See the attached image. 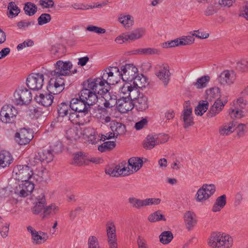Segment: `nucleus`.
Listing matches in <instances>:
<instances>
[{
    "label": "nucleus",
    "mask_w": 248,
    "mask_h": 248,
    "mask_svg": "<svg viewBox=\"0 0 248 248\" xmlns=\"http://www.w3.org/2000/svg\"><path fill=\"white\" fill-rule=\"evenodd\" d=\"M121 78L123 80L132 82L137 76L138 72V68L132 64H126L121 67Z\"/></svg>",
    "instance_id": "16"
},
{
    "label": "nucleus",
    "mask_w": 248,
    "mask_h": 248,
    "mask_svg": "<svg viewBox=\"0 0 248 248\" xmlns=\"http://www.w3.org/2000/svg\"><path fill=\"white\" fill-rule=\"evenodd\" d=\"M72 164L77 166L85 164V157L81 154H76L73 158Z\"/></svg>",
    "instance_id": "54"
},
{
    "label": "nucleus",
    "mask_w": 248,
    "mask_h": 248,
    "mask_svg": "<svg viewBox=\"0 0 248 248\" xmlns=\"http://www.w3.org/2000/svg\"><path fill=\"white\" fill-rule=\"evenodd\" d=\"M49 150H51L53 155L61 153L62 151V143L59 141L57 142L55 145L50 147Z\"/></svg>",
    "instance_id": "62"
},
{
    "label": "nucleus",
    "mask_w": 248,
    "mask_h": 248,
    "mask_svg": "<svg viewBox=\"0 0 248 248\" xmlns=\"http://www.w3.org/2000/svg\"><path fill=\"white\" fill-rule=\"evenodd\" d=\"M71 109L72 111H81L84 109L91 108V107L87 105L85 102L79 97L74 98L70 101Z\"/></svg>",
    "instance_id": "24"
},
{
    "label": "nucleus",
    "mask_w": 248,
    "mask_h": 248,
    "mask_svg": "<svg viewBox=\"0 0 248 248\" xmlns=\"http://www.w3.org/2000/svg\"><path fill=\"white\" fill-rule=\"evenodd\" d=\"M178 38L173 40L168 41L162 44V46L163 48H170L179 46Z\"/></svg>",
    "instance_id": "61"
},
{
    "label": "nucleus",
    "mask_w": 248,
    "mask_h": 248,
    "mask_svg": "<svg viewBox=\"0 0 248 248\" xmlns=\"http://www.w3.org/2000/svg\"><path fill=\"white\" fill-rule=\"evenodd\" d=\"M216 191V187L213 184H204L199 188L195 195L197 202H202L208 199Z\"/></svg>",
    "instance_id": "14"
},
{
    "label": "nucleus",
    "mask_w": 248,
    "mask_h": 248,
    "mask_svg": "<svg viewBox=\"0 0 248 248\" xmlns=\"http://www.w3.org/2000/svg\"><path fill=\"white\" fill-rule=\"evenodd\" d=\"M184 220L186 228L188 231L191 230L197 222L195 214L190 211H187L184 214Z\"/></svg>",
    "instance_id": "25"
},
{
    "label": "nucleus",
    "mask_w": 248,
    "mask_h": 248,
    "mask_svg": "<svg viewBox=\"0 0 248 248\" xmlns=\"http://www.w3.org/2000/svg\"><path fill=\"white\" fill-rule=\"evenodd\" d=\"M145 33L144 28H138L131 32L123 33L116 38L115 41L120 44L126 42H131L141 38L144 35Z\"/></svg>",
    "instance_id": "8"
},
{
    "label": "nucleus",
    "mask_w": 248,
    "mask_h": 248,
    "mask_svg": "<svg viewBox=\"0 0 248 248\" xmlns=\"http://www.w3.org/2000/svg\"><path fill=\"white\" fill-rule=\"evenodd\" d=\"M234 124L233 122H230L228 124H225L223 127L219 129V133L221 135H228L234 131L233 127Z\"/></svg>",
    "instance_id": "43"
},
{
    "label": "nucleus",
    "mask_w": 248,
    "mask_h": 248,
    "mask_svg": "<svg viewBox=\"0 0 248 248\" xmlns=\"http://www.w3.org/2000/svg\"><path fill=\"white\" fill-rule=\"evenodd\" d=\"M134 86L138 87L139 89H143L148 85L146 77H144L143 75H137L134 79L133 80Z\"/></svg>",
    "instance_id": "33"
},
{
    "label": "nucleus",
    "mask_w": 248,
    "mask_h": 248,
    "mask_svg": "<svg viewBox=\"0 0 248 248\" xmlns=\"http://www.w3.org/2000/svg\"><path fill=\"white\" fill-rule=\"evenodd\" d=\"M128 202L133 208L140 209L144 206V200H140L135 197H130L128 199Z\"/></svg>",
    "instance_id": "45"
},
{
    "label": "nucleus",
    "mask_w": 248,
    "mask_h": 248,
    "mask_svg": "<svg viewBox=\"0 0 248 248\" xmlns=\"http://www.w3.org/2000/svg\"><path fill=\"white\" fill-rule=\"evenodd\" d=\"M118 20L126 29H128L134 24V18L129 15L121 14L119 15Z\"/></svg>",
    "instance_id": "31"
},
{
    "label": "nucleus",
    "mask_w": 248,
    "mask_h": 248,
    "mask_svg": "<svg viewBox=\"0 0 248 248\" xmlns=\"http://www.w3.org/2000/svg\"><path fill=\"white\" fill-rule=\"evenodd\" d=\"M138 52L140 53L149 55L160 54V50L158 49L154 48L140 49L138 50Z\"/></svg>",
    "instance_id": "57"
},
{
    "label": "nucleus",
    "mask_w": 248,
    "mask_h": 248,
    "mask_svg": "<svg viewBox=\"0 0 248 248\" xmlns=\"http://www.w3.org/2000/svg\"><path fill=\"white\" fill-rule=\"evenodd\" d=\"M235 80V76L233 71L225 70L223 71L217 78L218 82L221 85H230Z\"/></svg>",
    "instance_id": "21"
},
{
    "label": "nucleus",
    "mask_w": 248,
    "mask_h": 248,
    "mask_svg": "<svg viewBox=\"0 0 248 248\" xmlns=\"http://www.w3.org/2000/svg\"><path fill=\"white\" fill-rule=\"evenodd\" d=\"M206 94L207 99L209 101H212L213 99L217 98L207 113L208 117H213L218 114L222 110L227 101L223 102L220 99V89L218 87H214L207 90Z\"/></svg>",
    "instance_id": "1"
},
{
    "label": "nucleus",
    "mask_w": 248,
    "mask_h": 248,
    "mask_svg": "<svg viewBox=\"0 0 248 248\" xmlns=\"http://www.w3.org/2000/svg\"><path fill=\"white\" fill-rule=\"evenodd\" d=\"M213 248H229L232 244V238L229 235L221 232H213L208 242Z\"/></svg>",
    "instance_id": "2"
},
{
    "label": "nucleus",
    "mask_w": 248,
    "mask_h": 248,
    "mask_svg": "<svg viewBox=\"0 0 248 248\" xmlns=\"http://www.w3.org/2000/svg\"><path fill=\"white\" fill-rule=\"evenodd\" d=\"M32 93L26 87H18L14 92L13 101L16 106L28 105L32 100Z\"/></svg>",
    "instance_id": "3"
},
{
    "label": "nucleus",
    "mask_w": 248,
    "mask_h": 248,
    "mask_svg": "<svg viewBox=\"0 0 248 248\" xmlns=\"http://www.w3.org/2000/svg\"><path fill=\"white\" fill-rule=\"evenodd\" d=\"M192 109L191 107L186 106L184 108L183 111V114L181 116V118L183 119L184 124V127L185 128L188 127L189 126L193 125V119L191 116Z\"/></svg>",
    "instance_id": "26"
},
{
    "label": "nucleus",
    "mask_w": 248,
    "mask_h": 248,
    "mask_svg": "<svg viewBox=\"0 0 248 248\" xmlns=\"http://www.w3.org/2000/svg\"><path fill=\"white\" fill-rule=\"evenodd\" d=\"M46 204V201L44 194L41 193L36 197V202L33 203V206L31 208L32 213L35 215H39L42 217Z\"/></svg>",
    "instance_id": "20"
},
{
    "label": "nucleus",
    "mask_w": 248,
    "mask_h": 248,
    "mask_svg": "<svg viewBox=\"0 0 248 248\" xmlns=\"http://www.w3.org/2000/svg\"><path fill=\"white\" fill-rule=\"evenodd\" d=\"M33 135L32 130L22 128L15 134V139L18 144L23 145L30 143L33 139Z\"/></svg>",
    "instance_id": "17"
},
{
    "label": "nucleus",
    "mask_w": 248,
    "mask_h": 248,
    "mask_svg": "<svg viewBox=\"0 0 248 248\" xmlns=\"http://www.w3.org/2000/svg\"><path fill=\"white\" fill-rule=\"evenodd\" d=\"M179 46H186L192 44L195 41V38L191 36H183L178 38Z\"/></svg>",
    "instance_id": "51"
},
{
    "label": "nucleus",
    "mask_w": 248,
    "mask_h": 248,
    "mask_svg": "<svg viewBox=\"0 0 248 248\" xmlns=\"http://www.w3.org/2000/svg\"><path fill=\"white\" fill-rule=\"evenodd\" d=\"M39 155L38 156L41 157L43 162L48 163L53 159L54 155L49 149L43 150L38 152Z\"/></svg>",
    "instance_id": "37"
},
{
    "label": "nucleus",
    "mask_w": 248,
    "mask_h": 248,
    "mask_svg": "<svg viewBox=\"0 0 248 248\" xmlns=\"http://www.w3.org/2000/svg\"><path fill=\"white\" fill-rule=\"evenodd\" d=\"M59 211L58 206L54 204L46 206L42 216V219L48 218L50 216L55 215Z\"/></svg>",
    "instance_id": "36"
},
{
    "label": "nucleus",
    "mask_w": 248,
    "mask_h": 248,
    "mask_svg": "<svg viewBox=\"0 0 248 248\" xmlns=\"http://www.w3.org/2000/svg\"><path fill=\"white\" fill-rule=\"evenodd\" d=\"M107 79L104 78L103 76L101 78L94 79L89 78L85 81V86L86 88H90L94 92L99 95H104L108 92V90L106 88L105 84H107Z\"/></svg>",
    "instance_id": "4"
},
{
    "label": "nucleus",
    "mask_w": 248,
    "mask_h": 248,
    "mask_svg": "<svg viewBox=\"0 0 248 248\" xmlns=\"http://www.w3.org/2000/svg\"><path fill=\"white\" fill-rule=\"evenodd\" d=\"M210 80V77L208 75L202 76L199 78L197 81L194 83V85L197 89H202L206 87Z\"/></svg>",
    "instance_id": "40"
},
{
    "label": "nucleus",
    "mask_w": 248,
    "mask_h": 248,
    "mask_svg": "<svg viewBox=\"0 0 248 248\" xmlns=\"http://www.w3.org/2000/svg\"><path fill=\"white\" fill-rule=\"evenodd\" d=\"M121 70L120 71L117 67H110L103 71V76L104 78L108 79V77L115 76V78H121Z\"/></svg>",
    "instance_id": "30"
},
{
    "label": "nucleus",
    "mask_w": 248,
    "mask_h": 248,
    "mask_svg": "<svg viewBox=\"0 0 248 248\" xmlns=\"http://www.w3.org/2000/svg\"><path fill=\"white\" fill-rule=\"evenodd\" d=\"M27 230L31 233V241L34 245H41L48 238V235L46 232L42 231L37 232L31 226L27 227Z\"/></svg>",
    "instance_id": "18"
},
{
    "label": "nucleus",
    "mask_w": 248,
    "mask_h": 248,
    "mask_svg": "<svg viewBox=\"0 0 248 248\" xmlns=\"http://www.w3.org/2000/svg\"><path fill=\"white\" fill-rule=\"evenodd\" d=\"M64 89V80L61 77L51 78L47 90L52 94H57Z\"/></svg>",
    "instance_id": "15"
},
{
    "label": "nucleus",
    "mask_w": 248,
    "mask_h": 248,
    "mask_svg": "<svg viewBox=\"0 0 248 248\" xmlns=\"http://www.w3.org/2000/svg\"><path fill=\"white\" fill-rule=\"evenodd\" d=\"M79 97L90 107L98 101V97L95 92L91 89L85 87V81L83 84V89L79 94Z\"/></svg>",
    "instance_id": "12"
},
{
    "label": "nucleus",
    "mask_w": 248,
    "mask_h": 248,
    "mask_svg": "<svg viewBox=\"0 0 248 248\" xmlns=\"http://www.w3.org/2000/svg\"><path fill=\"white\" fill-rule=\"evenodd\" d=\"M34 21H29L25 20H21L17 23V26L19 29H25L31 25H33Z\"/></svg>",
    "instance_id": "63"
},
{
    "label": "nucleus",
    "mask_w": 248,
    "mask_h": 248,
    "mask_svg": "<svg viewBox=\"0 0 248 248\" xmlns=\"http://www.w3.org/2000/svg\"><path fill=\"white\" fill-rule=\"evenodd\" d=\"M98 241L96 237L94 236H90L88 239L89 248H97Z\"/></svg>",
    "instance_id": "64"
},
{
    "label": "nucleus",
    "mask_w": 248,
    "mask_h": 248,
    "mask_svg": "<svg viewBox=\"0 0 248 248\" xmlns=\"http://www.w3.org/2000/svg\"><path fill=\"white\" fill-rule=\"evenodd\" d=\"M118 110L122 113H124L128 111L131 110L134 106L133 102L127 97L122 96L118 99Z\"/></svg>",
    "instance_id": "22"
},
{
    "label": "nucleus",
    "mask_w": 248,
    "mask_h": 248,
    "mask_svg": "<svg viewBox=\"0 0 248 248\" xmlns=\"http://www.w3.org/2000/svg\"><path fill=\"white\" fill-rule=\"evenodd\" d=\"M34 99L37 103L44 107H47L52 105L54 97L51 93H46L36 95Z\"/></svg>",
    "instance_id": "23"
},
{
    "label": "nucleus",
    "mask_w": 248,
    "mask_h": 248,
    "mask_svg": "<svg viewBox=\"0 0 248 248\" xmlns=\"http://www.w3.org/2000/svg\"><path fill=\"white\" fill-rule=\"evenodd\" d=\"M65 52L64 46L61 44H57L52 46L51 49V54L57 58L61 57Z\"/></svg>",
    "instance_id": "39"
},
{
    "label": "nucleus",
    "mask_w": 248,
    "mask_h": 248,
    "mask_svg": "<svg viewBox=\"0 0 248 248\" xmlns=\"http://www.w3.org/2000/svg\"><path fill=\"white\" fill-rule=\"evenodd\" d=\"M126 166V162L124 161L116 165L114 168H109L106 170L105 171L106 174L112 177H118L120 175L126 176L133 173V170Z\"/></svg>",
    "instance_id": "10"
},
{
    "label": "nucleus",
    "mask_w": 248,
    "mask_h": 248,
    "mask_svg": "<svg viewBox=\"0 0 248 248\" xmlns=\"http://www.w3.org/2000/svg\"><path fill=\"white\" fill-rule=\"evenodd\" d=\"M23 10L27 15L32 16L36 13L37 7L35 4L28 2L25 3Z\"/></svg>",
    "instance_id": "41"
},
{
    "label": "nucleus",
    "mask_w": 248,
    "mask_h": 248,
    "mask_svg": "<svg viewBox=\"0 0 248 248\" xmlns=\"http://www.w3.org/2000/svg\"><path fill=\"white\" fill-rule=\"evenodd\" d=\"M229 115L232 119L241 118L244 117V111L238 108L232 109L229 112Z\"/></svg>",
    "instance_id": "55"
},
{
    "label": "nucleus",
    "mask_w": 248,
    "mask_h": 248,
    "mask_svg": "<svg viewBox=\"0 0 248 248\" xmlns=\"http://www.w3.org/2000/svg\"><path fill=\"white\" fill-rule=\"evenodd\" d=\"M226 202L225 195L224 194L217 197L213 206L212 211L214 212L220 211L225 206Z\"/></svg>",
    "instance_id": "32"
},
{
    "label": "nucleus",
    "mask_w": 248,
    "mask_h": 248,
    "mask_svg": "<svg viewBox=\"0 0 248 248\" xmlns=\"http://www.w3.org/2000/svg\"><path fill=\"white\" fill-rule=\"evenodd\" d=\"M111 128L112 131L114 130V128L115 129L113 133L116 135V138L118 135L124 134L125 131V125L120 123L114 124V125L111 126Z\"/></svg>",
    "instance_id": "50"
},
{
    "label": "nucleus",
    "mask_w": 248,
    "mask_h": 248,
    "mask_svg": "<svg viewBox=\"0 0 248 248\" xmlns=\"http://www.w3.org/2000/svg\"><path fill=\"white\" fill-rule=\"evenodd\" d=\"M8 10L9 11L8 16L10 17V16H11L12 17L13 16H17L20 11V9L16 5L15 3L13 1H11L9 3Z\"/></svg>",
    "instance_id": "49"
},
{
    "label": "nucleus",
    "mask_w": 248,
    "mask_h": 248,
    "mask_svg": "<svg viewBox=\"0 0 248 248\" xmlns=\"http://www.w3.org/2000/svg\"><path fill=\"white\" fill-rule=\"evenodd\" d=\"M236 69L242 72H248V60L243 59L239 61L236 63Z\"/></svg>",
    "instance_id": "48"
},
{
    "label": "nucleus",
    "mask_w": 248,
    "mask_h": 248,
    "mask_svg": "<svg viewBox=\"0 0 248 248\" xmlns=\"http://www.w3.org/2000/svg\"><path fill=\"white\" fill-rule=\"evenodd\" d=\"M57 109L58 116L63 117L69 113L71 110V105L68 103L62 102L58 105Z\"/></svg>",
    "instance_id": "35"
},
{
    "label": "nucleus",
    "mask_w": 248,
    "mask_h": 248,
    "mask_svg": "<svg viewBox=\"0 0 248 248\" xmlns=\"http://www.w3.org/2000/svg\"><path fill=\"white\" fill-rule=\"evenodd\" d=\"M173 238V234L170 231H164L159 235V240L163 244L170 243Z\"/></svg>",
    "instance_id": "42"
},
{
    "label": "nucleus",
    "mask_w": 248,
    "mask_h": 248,
    "mask_svg": "<svg viewBox=\"0 0 248 248\" xmlns=\"http://www.w3.org/2000/svg\"><path fill=\"white\" fill-rule=\"evenodd\" d=\"M17 113L15 107L10 105H4L0 112L1 121L5 124H14L16 122Z\"/></svg>",
    "instance_id": "6"
},
{
    "label": "nucleus",
    "mask_w": 248,
    "mask_h": 248,
    "mask_svg": "<svg viewBox=\"0 0 248 248\" xmlns=\"http://www.w3.org/2000/svg\"><path fill=\"white\" fill-rule=\"evenodd\" d=\"M134 105L139 111L145 110L149 107L148 98L145 95L141 94V95L135 101Z\"/></svg>",
    "instance_id": "28"
},
{
    "label": "nucleus",
    "mask_w": 248,
    "mask_h": 248,
    "mask_svg": "<svg viewBox=\"0 0 248 248\" xmlns=\"http://www.w3.org/2000/svg\"><path fill=\"white\" fill-rule=\"evenodd\" d=\"M144 202L145 206L157 205L160 203L161 199L159 198H148L144 200Z\"/></svg>",
    "instance_id": "60"
},
{
    "label": "nucleus",
    "mask_w": 248,
    "mask_h": 248,
    "mask_svg": "<svg viewBox=\"0 0 248 248\" xmlns=\"http://www.w3.org/2000/svg\"><path fill=\"white\" fill-rule=\"evenodd\" d=\"M44 75L40 73H31L27 78L26 84L28 88L33 91L42 89L44 84Z\"/></svg>",
    "instance_id": "11"
},
{
    "label": "nucleus",
    "mask_w": 248,
    "mask_h": 248,
    "mask_svg": "<svg viewBox=\"0 0 248 248\" xmlns=\"http://www.w3.org/2000/svg\"><path fill=\"white\" fill-rule=\"evenodd\" d=\"M108 239V243L110 248H117V236L116 232L112 233H107Z\"/></svg>",
    "instance_id": "52"
},
{
    "label": "nucleus",
    "mask_w": 248,
    "mask_h": 248,
    "mask_svg": "<svg viewBox=\"0 0 248 248\" xmlns=\"http://www.w3.org/2000/svg\"><path fill=\"white\" fill-rule=\"evenodd\" d=\"M169 137L167 135H148L144 141L143 146L144 148L150 150L155 145L165 143L168 141Z\"/></svg>",
    "instance_id": "13"
},
{
    "label": "nucleus",
    "mask_w": 248,
    "mask_h": 248,
    "mask_svg": "<svg viewBox=\"0 0 248 248\" xmlns=\"http://www.w3.org/2000/svg\"><path fill=\"white\" fill-rule=\"evenodd\" d=\"M33 175V170L28 165H17L13 170V175L19 181L29 180Z\"/></svg>",
    "instance_id": "7"
},
{
    "label": "nucleus",
    "mask_w": 248,
    "mask_h": 248,
    "mask_svg": "<svg viewBox=\"0 0 248 248\" xmlns=\"http://www.w3.org/2000/svg\"><path fill=\"white\" fill-rule=\"evenodd\" d=\"M132 85L128 82H125L123 86L119 89V92L124 95L123 96H127L130 92L131 89Z\"/></svg>",
    "instance_id": "59"
},
{
    "label": "nucleus",
    "mask_w": 248,
    "mask_h": 248,
    "mask_svg": "<svg viewBox=\"0 0 248 248\" xmlns=\"http://www.w3.org/2000/svg\"><path fill=\"white\" fill-rule=\"evenodd\" d=\"M51 20V16L48 14H42L38 18V23L39 25L48 23Z\"/></svg>",
    "instance_id": "56"
},
{
    "label": "nucleus",
    "mask_w": 248,
    "mask_h": 248,
    "mask_svg": "<svg viewBox=\"0 0 248 248\" xmlns=\"http://www.w3.org/2000/svg\"><path fill=\"white\" fill-rule=\"evenodd\" d=\"M34 188V185L32 182L24 180L16 183L13 192L17 197L24 198L30 195Z\"/></svg>",
    "instance_id": "5"
},
{
    "label": "nucleus",
    "mask_w": 248,
    "mask_h": 248,
    "mask_svg": "<svg viewBox=\"0 0 248 248\" xmlns=\"http://www.w3.org/2000/svg\"><path fill=\"white\" fill-rule=\"evenodd\" d=\"M73 65L70 61L63 62L59 60L54 65L55 69L50 71L52 76H56L59 77L66 76L71 74V69Z\"/></svg>",
    "instance_id": "9"
},
{
    "label": "nucleus",
    "mask_w": 248,
    "mask_h": 248,
    "mask_svg": "<svg viewBox=\"0 0 248 248\" xmlns=\"http://www.w3.org/2000/svg\"><path fill=\"white\" fill-rule=\"evenodd\" d=\"M116 143L113 141H108L104 142L98 147V150L101 152H104L107 151H109L115 148Z\"/></svg>",
    "instance_id": "46"
},
{
    "label": "nucleus",
    "mask_w": 248,
    "mask_h": 248,
    "mask_svg": "<svg viewBox=\"0 0 248 248\" xmlns=\"http://www.w3.org/2000/svg\"><path fill=\"white\" fill-rule=\"evenodd\" d=\"M170 68L167 64L159 66L155 71V75L162 81L164 87L168 86L170 81Z\"/></svg>",
    "instance_id": "19"
},
{
    "label": "nucleus",
    "mask_w": 248,
    "mask_h": 248,
    "mask_svg": "<svg viewBox=\"0 0 248 248\" xmlns=\"http://www.w3.org/2000/svg\"><path fill=\"white\" fill-rule=\"evenodd\" d=\"M141 95V94L140 93L139 89L135 86H132L130 92L126 97L133 102V101H135Z\"/></svg>",
    "instance_id": "44"
},
{
    "label": "nucleus",
    "mask_w": 248,
    "mask_h": 248,
    "mask_svg": "<svg viewBox=\"0 0 248 248\" xmlns=\"http://www.w3.org/2000/svg\"><path fill=\"white\" fill-rule=\"evenodd\" d=\"M217 11L216 6L213 4H210L204 10V14L206 16H211L216 14Z\"/></svg>",
    "instance_id": "58"
},
{
    "label": "nucleus",
    "mask_w": 248,
    "mask_h": 248,
    "mask_svg": "<svg viewBox=\"0 0 248 248\" xmlns=\"http://www.w3.org/2000/svg\"><path fill=\"white\" fill-rule=\"evenodd\" d=\"M66 135L67 139L72 141L76 140L79 138L77 130L75 128H70L67 130Z\"/></svg>",
    "instance_id": "53"
},
{
    "label": "nucleus",
    "mask_w": 248,
    "mask_h": 248,
    "mask_svg": "<svg viewBox=\"0 0 248 248\" xmlns=\"http://www.w3.org/2000/svg\"><path fill=\"white\" fill-rule=\"evenodd\" d=\"M143 165V161L140 157H134L130 158L128 161V165L126 164V167L128 166L132 167V169L134 170L135 172L138 171Z\"/></svg>",
    "instance_id": "34"
},
{
    "label": "nucleus",
    "mask_w": 248,
    "mask_h": 248,
    "mask_svg": "<svg viewBox=\"0 0 248 248\" xmlns=\"http://www.w3.org/2000/svg\"><path fill=\"white\" fill-rule=\"evenodd\" d=\"M209 103L206 101H201L199 105L195 109V113L196 115L202 116L208 108Z\"/></svg>",
    "instance_id": "38"
},
{
    "label": "nucleus",
    "mask_w": 248,
    "mask_h": 248,
    "mask_svg": "<svg viewBox=\"0 0 248 248\" xmlns=\"http://www.w3.org/2000/svg\"><path fill=\"white\" fill-rule=\"evenodd\" d=\"M14 158L11 154L6 151L0 152V166L2 168L9 167L13 162Z\"/></svg>",
    "instance_id": "27"
},
{
    "label": "nucleus",
    "mask_w": 248,
    "mask_h": 248,
    "mask_svg": "<svg viewBox=\"0 0 248 248\" xmlns=\"http://www.w3.org/2000/svg\"><path fill=\"white\" fill-rule=\"evenodd\" d=\"M148 220L151 222L159 220H166L164 216L161 214L160 210H158L151 214L148 217Z\"/></svg>",
    "instance_id": "47"
},
{
    "label": "nucleus",
    "mask_w": 248,
    "mask_h": 248,
    "mask_svg": "<svg viewBox=\"0 0 248 248\" xmlns=\"http://www.w3.org/2000/svg\"><path fill=\"white\" fill-rule=\"evenodd\" d=\"M91 108L84 109L83 111H78V120L76 121V123H78L79 125H83L90 121L91 113L90 112Z\"/></svg>",
    "instance_id": "29"
}]
</instances>
